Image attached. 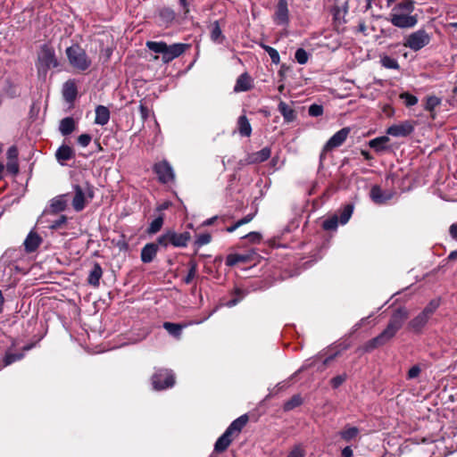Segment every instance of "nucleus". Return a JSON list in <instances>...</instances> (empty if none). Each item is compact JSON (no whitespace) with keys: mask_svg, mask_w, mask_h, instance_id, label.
I'll return each mask as SVG.
<instances>
[{"mask_svg":"<svg viewBox=\"0 0 457 457\" xmlns=\"http://www.w3.org/2000/svg\"><path fill=\"white\" fill-rule=\"evenodd\" d=\"M110 120V112L107 107L104 105H98L96 108V119L95 122L99 125H105Z\"/></svg>","mask_w":457,"mask_h":457,"instance_id":"nucleus-20","label":"nucleus"},{"mask_svg":"<svg viewBox=\"0 0 457 457\" xmlns=\"http://www.w3.org/2000/svg\"><path fill=\"white\" fill-rule=\"evenodd\" d=\"M140 114L143 120H146L149 116V110L144 104H140L139 106Z\"/></svg>","mask_w":457,"mask_h":457,"instance_id":"nucleus-60","label":"nucleus"},{"mask_svg":"<svg viewBox=\"0 0 457 457\" xmlns=\"http://www.w3.org/2000/svg\"><path fill=\"white\" fill-rule=\"evenodd\" d=\"M58 66L54 50L45 45L40 48L36 67L39 76L46 77L48 71Z\"/></svg>","mask_w":457,"mask_h":457,"instance_id":"nucleus-3","label":"nucleus"},{"mask_svg":"<svg viewBox=\"0 0 457 457\" xmlns=\"http://www.w3.org/2000/svg\"><path fill=\"white\" fill-rule=\"evenodd\" d=\"M75 195L73 200H87L93 198V191L88 185L75 186L74 187Z\"/></svg>","mask_w":457,"mask_h":457,"instance_id":"nucleus-18","label":"nucleus"},{"mask_svg":"<svg viewBox=\"0 0 457 457\" xmlns=\"http://www.w3.org/2000/svg\"><path fill=\"white\" fill-rule=\"evenodd\" d=\"M303 400L302 397L299 395H294L290 400H288L284 404V410L285 411H291L294 408L301 405Z\"/></svg>","mask_w":457,"mask_h":457,"instance_id":"nucleus-37","label":"nucleus"},{"mask_svg":"<svg viewBox=\"0 0 457 457\" xmlns=\"http://www.w3.org/2000/svg\"><path fill=\"white\" fill-rule=\"evenodd\" d=\"M389 142V137L387 136H382L376 138L371 139L369 142L370 147L374 149L376 152H382L386 149V144Z\"/></svg>","mask_w":457,"mask_h":457,"instance_id":"nucleus-24","label":"nucleus"},{"mask_svg":"<svg viewBox=\"0 0 457 457\" xmlns=\"http://www.w3.org/2000/svg\"><path fill=\"white\" fill-rule=\"evenodd\" d=\"M212 237L210 234L204 233L197 236L195 244L197 246H203L204 245H207L211 242Z\"/></svg>","mask_w":457,"mask_h":457,"instance_id":"nucleus-47","label":"nucleus"},{"mask_svg":"<svg viewBox=\"0 0 457 457\" xmlns=\"http://www.w3.org/2000/svg\"><path fill=\"white\" fill-rule=\"evenodd\" d=\"M78 142L81 146L86 147L91 142V137L88 134H82L78 137Z\"/></svg>","mask_w":457,"mask_h":457,"instance_id":"nucleus-53","label":"nucleus"},{"mask_svg":"<svg viewBox=\"0 0 457 457\" xmlns=\"http://www.w3.org/2000/svg\"><path fill=\"white\" fill-rule=\"evenodd\" d=\"M86 202H73V208L77 211H82L85 208Z\"/></svg>","mask_w":457,"mask_h":457,"instance_id":"nucleus-63","label":"nucleus"},{"mask_svg":"<svg viewBox=\"0 0 457 457\" xmlns=\"http://www.w3.org/2000/svg\"><path fill=\"white\" fill-rule=\"evenodd\" d=\"M305 452L302 445H295L288 453L287 457H304Z\"/></svg>","mask_w":457,"mask_h":457,"instance_id":"nucleus-49","label":"nucleus"},{"mask_svg":"<svg viewBox=\"0 0 457 457\" xmlns=\"http://www.w3.org/2000/svg\"><path fill=\"white\" fill-rule=\"evenodd\" d=\"M414 130V121L404 120L393 124L386 129V134L395 137H405Z\"/></svg>","mask_w":457,"mask_h":457,"instance_id":"nucleus-8","label":"nucleus"},{"mask_svg":"<svg viewBox=\"0 0 457 457\" xmlns=\"http://www.w3.org/2000/svg\"><path fill=\"white\" fill-rule=\"evenodd\" d=\"M295 57L297 62L300 64H305L309 59L307 52L303 48H299L296 50Z\"/></svg>","mask_w":457,"mask_h":457,"instance_id":"nucleus-43","label":"nucleus"},{"mask_svg":"<svg viewBox=\"0 0 457 457\" xmlns=\"http://www.w3.org/2000/svg\"><path fill=\"white\" fill-rule=\"evenodd\" d=\"M157 253V246L154 244H147L141 251V260L143 262H150L154 260Z\"/></svg>","mask_w":457,"mask_h":457,"instance_id":"nucleus-21","label":"nucleus"},{"mask_svg":"<svg viewBox=\"0 0 457 457\" xmlns=\"http://www.w3.org/2000/svg\"><path fill=\"white\" fill-rule=\"evenodd\" d=\"M400 98L403 100L406 106H413L418 103V98L408 92L402 93Z\"/></svg>","mask_w":457,"mask_h":457,"instance_id":"nucleus-41","label":"nucleus"},{"mask_svg":"<svg viewBox=\"0 0 457 457\" xmlns=\"http://www.w3.org/2000/svg\"><path fill=\"white\" fill-rule=\"evenodd\" d=\"M237 129L242 137H249L251 136L252 127L246 116L242 115L238 118Z\"/></svg>","mask_w":457,"mask_h":457,"instance_id":"nucleus-22","label":"nucleus"},{"mask_svg":"<svg viewBox=\"0 0 457 457\" xmlns=\"http://www.w3.org/2000/svg\"><path fill=\"white\" fill-rule=\"evenodd\" d=\"M163 224V217L162 215L155 218L150 224L148 228V233L155 234L157 233L162 227Z\"/></svg>","mask_w":457,"mask_h":457,"instance_id":"nucleus-38","label":"nucleus"},{"mask_svg":"<svg viewBox=\"0 0 457 457\" xmlns=\"http://www.w3.org/2000/svg\"><path fill=\"white\" fill-rule=\"evenodd\" d=\"M154 170L158 176L160 181L169 183L174 180V171L171 166L166 161H162L154 164Z\"/></svg>","mask_w":457,"mask_h":457,"instance_id":"nucleus-9","label":"nucleus"},{"mask_svg":"<svg viewBox=\"0 0 457 457\" xmlns=\"http://www.w3.org/2000/svg\"><path fill=\"white\" fill-rule=\"evenodd\" d=\"M248 417L246 415H242L237 420H235L226 430L228 431V433H230L232 436H236L246 425Z\"/></svg>","mask_w":457,"mask_h":457,"instance_id":"nucleus-14","label":"nucleus"},{"mask_svg":"<svg viewBox=\"0 0 457 457\" xmlns=\"http://www.w3.org/2000/svg\"><path fill=\"white\" fill-rule=\"evenodd\" d=\"M187 48V45L182 43H177L170 46L166 45L164 54L162 56V61L164 63H168L175 58L180 56Z\"/></svg>","mask_w":457,"mask_h":457,"instance_id":"nucleus-10","label":"nucleus"},{"mask_svg":"<svg viewBox=\"0 0 457 457\" xmlns=\"http://www.w3.org/2000/svg\"><path fill=\"white\" fill-rule=\"evenodd\" d=\"M309 115L312 117H318L322 115L323 107L319 104H312L308 110Z\"/></svg>","mask_w":457,"mask_h":457,"instance_id":"nucleus-50","label":"nucleus"},{"mask_svg":"<svg viewBox=\"0 0 457 457\" xmlns=\"http://www.w3.org/2000/svg\"><path fill=\"white\" fill-rule=\"evenodd\" d=\"M247 260V257L240 254H230L228 256L226 263L228 266H234L238 262H242Z\"/></svg>","mask_w":457,"mask_h":457,"instance_id":"nucleus-42","label":"nucleus"},{"mask_svg":"<svg viewBox=\"0 0 457 457\" xmlns=\"http://www.w3.org/2000/svg\"><path fill=\"white\" fill-rule=\"evenodd\" d=\"M62 95L66 101L72 102L77 96V86L74 80H68L63 85Z\"/></svg>","mask_w":457,"mask_h":457,"instance_id":"nucleus-17","label":"nucleus"},{"mask_svg":"<svg viewBox=\"0 0 457 457\" xmlns=\"http://www.w3.org/2000/svg\"><path fill=\"white\" fill-rule=\"evenodd\" d=\"M66 55L70 64L79 71L87 70L91 65V60L86 52L78 45H73L66 49Z\"/></svg>","mask_w":457,"mask_h":457,"instance_id":"nucleus-4","label":"nucleus"},{"mask_svg":"<svg viewBox=\"0 0 457 457\" xmlns=\"http://www.w3.org/2000/svg\"><path fill=\"white\" fill-rule=\"evenodd\" d=\"M235 294H236L237 297H235V298H233V299L229 300V301L226 303V305H227L228 307H233V306H235V305H236V304H237L240 300H242V299L244 298V296H245V293H244L242 290L238 289V288H237V289H236Z\"/></svg>","mask_w":457,"mask_h":457,"instance_id":"nucleus-48","label":"nucleus"},{"mask_svg":"<svg viewBox=\"0 0 457 457\" xmlns=\"http://www.w3.org/2000/svg\"><path fill=\"white\" fill-rule=\"evenodd\" d=\"M407 318L408 312L405 309L401 308L395 311L392 315L387 327L378 337L367 342L365 345V350L370 351L388 342L402 328Z\"/></svg>","mask_w":457,"mask_h":457,"instance_id":"nucleus-1","label":"nucleus"},{"mask_svg":"<svg viewBox=\"0 0 457 457\" xmlns=\"http://www.w3.org/2000/svg\"><path fill=\"white\" fill-rule=\"evenodd\" d=\"M195 274H196V265L195 264H192L190 269H189V270H188V273H187V277L184 279L185 282L187 284H189L192 281V279L195 278Z\"/></svg>","mask_w":457,"mask_h":457,"instance_id":"nucleus-54","label":"nucleus"},{"mask_svg":"<svg viewBox=\"0 0 457 457\" xmlns=\"http://www.w3.org/2000/svg\"><path fill=\"white\" fill-rule=\"evenodd\" d=\"M256 213H257V207L253 205L251 207V212L250 213L245 215L244 218L238 220L233 225L228 227L226 228V231L228 232V233L234 232L237 228H239V227H241V226H243L245 224L249 223L253 219V217L255 216Z\"/></svg>","mask_w":457,"mask_h":457,"instance_id":"nucleus-15","label":"nucleus"},{"mask_svg":"<svg viewBox=\"0 0 457 457\" xmlns=\"http://www.w3.org/2000/svg\"><path fill=\"white\" fill-rule=\"evenodd\" d=\"M166 43L162 41H147L145 43L146 47L151 50L152 52L155 53L156 54L154 56V60H158L159 56L158 54H162L163 56L164 50L166 46Z\"/></svg>","mask_w":457,"mask_h":457,"instance_id":"nucleus-23","label":"nucleus"},{"mask_svg":"<svg viewBox=\"0 0 457 457\" xmlns=\"http://www.w3.org/2000/svg\"><path fill=\"white\" fill-rule=\"evenodd\" d=\"M370 197L372 200H379L382 197V190L378 186H373L371 187Z\"/></svg>","mask_w":457,"mask_h":457,"instance_id":"nucleus-51","label":"nucleus"},{"mask_svg":"<svg viewBox=\"0 0 457 457\" xmlns=\"http://www.w3.org/2000/svg\"><path fill=\"white\" fill-rule=\"evenodd\" d=\"M359 435V429L356 427L345 426L340 432V437L345 441L350 442L356 438Z\"/></svg>","mask_w":457,"mask_h":457,"instance_id":"nucleus-25","label":"nucleus"},{"mask_svg":"<svg viewBox=\"0 0 457 457\" xmlns=\"http://www.w3.org/2000/svg\"><path fill=\"white\" fill-rule=\"evenodd\" d=\"M179 4L183 8L184 13L187 14L189 12V4L187 0H179Z\"/></svg>","mask_w":457,"mask_h":457,"instance_id":"nucleus-64","label":"nucleus"},{"mask_svg":"<svg viewBox=\"0 0 457 457\" xmlns=\"http://www.w3.org/2000/svg\"><path fill=\"white\" fill-rule=\"evenodd\" d=\"M233 437L234 436H232L230 433H228V431L226 430L215 443V451L219 453L225 451L232 442Z\"/></svg>","mask_w":457,"mask_h":457,"instance_id":"nucleus-19","label":"nucleus"},{"mask_svg":"<svg viewBox=\"0 0 457 457\" xmlns=\"http://www.w3.org/2000/svg\"><path fill=\"white\" fill-rule=\"evenodd\" d=\"M353 452L350 446H345L341 452V457H352Z\"/></svg>","mask_w":457,"mask_h":457,"instance_id":"nucleus-61","label":"nucleus"},{"mask_svg":"<svg viewBox=\"0 0 457 457\" xmlns=\"http://www.w3.org/2000/svg\"><path fill=\"white\" fill-rule=\"evenodd\" d=\"M6 170L12 175H16L19 172L18 160H8L6 163Z\"/></svg>","mask_w":457,"mask_h":457,"instance_id":"nucleus-45","label":"nucleus"},{"mask_svg":"<svg viewBox=\"0 0 457 457\" xmlns=\"http://www.w3.org/2000/svg\"><path fill=\"white\" fill-rule=\"evenodd\" d=\"M420 373V368L417 365L411 367L408 371V378H417Z\"/></svg>","mask_w":457,"mask_h":457,"instance_id":"nucleus-56","label":"nucleus"},{"mask_svg":"<svg viewBox=\"0 0 457 457\" xmlns=\"http://www.w3.org/2000/svg\"><path fill=\"white\" fill-rule=\"evenodd\" d=\"M414 3L411 0H403L397 4L391 11L389 21L398 28H412L417 23V18L411 15Z\"/></svg>","mask_w":457,"mask_h":457,"instance_id":"nucleus-2","label":"nucleus"},{"mask_svg":"<svg viewBox=\"0 0 457 457\" xmlns=\"http://www.w3.org/2000/svg\"><path fill=\"white\" fill-rule=\"evenodd\" d=\"M7 160H18V149L11 146L7 151Z\"/></svg>","mask_w":457,"mask_h":457,"instance_id":"nucleus-55","label":"nucleus"},{"mask_svg":"<svg viewBox=\"0 0 457 457\" xmlns=\"http://www.w3.org/2000/svg\"><path fill=\"white\" fill-rule=\"evenodd\" d=\"M174 383V374L171 370H159L152 377V384L155 390H163L171 387Z\"/></svg>","mask_w":457,"mask_h":457,"instance_id":"nucleus-6","label":"nucleus"},{"mask_svg":"<svg viewBox=\"0 0 457 457\" xmlns=\"http://www.w3.org/2000/svg\"><path fill=\"white\" fill-rule=\"evenodd\" d=\"M41 237L31 231L24 241V246L27 252H34L41 244Z\"/></svg>","mask_w":457,"mask_h":457,"instance_id":"nucleus-16","label":"nucleus"},{"mask_svg":"<svg viewBox=\"0 0 457 457\" xmlns=\"http://www.w3.org/2000/svg\"><path fill=\"white\" fill-rule=\"evenodd\" d=\"M163 328L172 336L174 337H179L182 329V326L171 323V322H165L163 324Z\"/></svg>","mask_w":457,"mask_h":457,"instance_id":"nucleus-36","label":"nucleus"},{"mask_svg":"<svg viewBox=\"0 0 457 457\" xmlns=\"http://www.w3.org/2000/svg\"><path fill=\"white\" fill-rule=\"evenodd\" d=\"M428 320L429 319L423 312H420L411 320L409 326L412 330L419 332L427 324Z\"/></svg>","mask_w":457,"mask_h":457,"instance_id":"nucleus-27","label":"nucleus"},{"mask_svg":"<svg viewBox=\"0 0 457 457\" xmlns=\"http://www.w3.org/2000/svg\"><path fill=\"white\" fill-rule=\"evenodd\" d=\"M353 212V205L347 204L345 206L342 214L340 216V222L344 225L348 222L350 220L352 213Z\"/></svg>","mask_w":457,"mask_h":457,"instance_id":"nucleus-40","label":"nucleus"},{"mask_svg":"<svg viewBox=\"0 0 457 457\" xmlns=\"http://www.w3.org/2000/svg\"><path fill=\"white\" fill-rule=\"evenodd\" d=\"M243 237L247 238L252 243H259L262 239V236L258 232H250Z\"/></svg>","mask_w":457,"mask_h":457,"instance_id":"nucleus-52","label":"nucleus"},{"mask_svg":"<svg viewBox=\"0 0 457 457\" xmlns=\"http://www.w3.org/2000/svg\"><path fill=\"white\" fill-rule=\"evenodd\" d=\"M211 37L213 41H219L222 37L221 29L218 22H214L211 31Z\"/></svg>","mask_w":457,"mask_h":457,"instance_id":"nucleus-46","label":"nucleus"},{"mask_svg":"<svg viewBox=\"0 0 457 457\" xmlns=\"http://www.w3.org/2000/svg\"><path fill=\"white\" fill-rule=\"evenodd\" d=\"M430 42L429 35L422 29L411 33L405 37L403 46L413 51H419Z\"/></svg>","mask_w":457,"mask_h":457,"instance_id":"nucleus-5","label":"nucleus"},{"mask_svg":"<svg viewBox=\"0 0 457 457\" xmlns=\"http://www.w3.org/2000/svg\"><path fill=\"white\" fill-rule=\"evenodd\" d=\"M440 302L438 299H433L429 302V303L424 308L422 312L429 319L436 309L439 307Z\"/></svg>","mask_w":457,"mask_h":457,"instance_id":"nucleus-35","label":"nucleus"},{"mask_svg":"<svg viewBox=\"0 0 457 457\" xmlns=\"http://www.w3.org/2000/svg\"><path fill=\"white\" fill-rule=\"evenodd\" d=\"M441 99L436 96H428L426 98L425 109L428 112H434V110L440 105Z\"/></svg>","mask_w":457,"mask_h":457,"instance_id":"nucleus-32","label":"nucleus"},{"mask_svg":"<svg viewBox=\"0 0 457 457\" xmlns=\"http://www.w3.org/2000/svg\"><path fill=\"white\" fill-rule=\"evenodd\" d=\"M103 271L99 264H95L94 268L89 273L88 283L94 287L99 285V280L102 277Z\"/></svg>","mask_w":457,"mask_h":457,"instance_id":"nucleus-30","label":"nucleus"},{"mask_svg":"<svg viewBox=\"0 0 457 457\" xmlns=\"http://www.w3.org/2000/svg\"><path fill=\"white\" fill-rule=\"evenodd\" d=\"M75 129V121L72 118H65L61 121L60 131L62 135L71 134Z\"/></svg>","mask_w":457,"mask_h":457,"instance_id":"nucleus-31","label":"nucleus"},{"mask_svg":"<svg viewBox=\"0 0 457 457\" xmlns=\"http://www.w3.org/2000/svg\"><path fill=\"white\" fill-rule=\"evenodd\" d=\"M274 21L278 25L287 24L288 7L287 0H279L274 14Z\"/></svg>","mask_w":457,"mask_h":457,"instance_id":"nucleus-12","label":"nucleus"},{"mask_svg":"<svg viewBox=\"0 0 457 457\" xmlns=\"http://www.w3.org/2000/svg\"><path fill=\"white\" fill-rule=\"evenodd\" d=\"M190 239L188 232L177 234L175 232H168L158 238L161 245H167L169 243L174 246L183 247L186 246Z\"/></svg>","mask_w":457,"mask_h":457,"instance_id":"nucleus-7","label":"nucleus"},{"mask_svg":"<svg viewBox=\"0 0 457 457\" xmlns=\"http://www.w3.org/2000/svg\"><path fill=\"white\" fill-rule=\"evenodd\" d=\"M73 150L68 145H62L56 151V158L59 162H66L73 157Z\"/></svg>","mask_w":457,"mask_h":457,"instance_id":"nucleus-29","label":"nucleus"},{"mask_svg":"<svg viewBox=\"0 0 457 457\" xmlns=\"http://www.w3.org/2000/svg\"><path fill=\"white\" fill-rule=\"evenodd\" d=\"M350 133L349 128H343L336 134H334L329 140L327 142L325 148L327 150H331L333 148L340 146L347 138Z\"/></svg>","mask_w":457,"mask_h":457,"instance_id":"nucleus-11","label":"nucleus"},{"mask_svg":"<svg viewBox=\"0 0 457 457\" xmlns=\"http://www.w3.org/2000/svg\"><path fill=\"white\" fill-rule=\"evenodd\" d=\"M380 62L383 67L386 69H393V70H398L399 64L398 62L388 55H383L380 59Z\"/></svg>","mask_w":457,"mask_h":457,"instance_id":"nucleus-33","label":"nucleus"},{"mask_svg":"<svg viewBox=\"0 0 457 457\" xmlns=\"http://www.w3.org/2000/svg\"><path fill=\"white\" fill-rule=\"evenodd\" d=\"M345 380V375H339L332 378L331 384L333 387H338L340 385H342Z\"/></svg>","mask_w":457,"mask_h":457,"instance_id":"nucleus-57","label":"nucleus"},{"mask_svg":"<svg viewBox=\"0 0 457 457\" xmlns=\"http://www.w3.org/2000/svg\"><path fill=\"white\" fill-rule=\"evenodd\" d=\"M23 358V353H12L7 352L3 360L4 363L0 365V369L12 364V362L19 361Z\"/></svg>","mask_w":457,"mask_h":457,"instance_id":"nucleus-34","label":"nucleus"},{"mask_svg":"<svg viewBox=\"0 0 457 457\" xmlns=\"http://www.w3.org/2000/svg\"><path fill=\"white\" fill-rule=\"evenodd\" d=\"M253 87V79L247 74L244 73L238 77L237 79L236 85L234 87L235 92H244L248 91Z\"/></svg>","mask_w":457,"mask_h":457,"instance_id":"nucleus-13","label":"nucleus"},{"mask_svg":"<svg viewBox=\"0 0 457 457\" xmlns=\"http://www.w3.org/2000/svg\"><path fill=\"white\" fill-rule=\"evenodd\" d=\"M64 204H65V202H61V201L54 202L51 205V208L54 212L62 211L64 208Z\"/></svg>","mask_w":457,"mask_h":457,"instance_id":"nucleus-58","label":"nucleus"},{"mask_svg":"<svg viewBox=\"0 0 457 457\" xmlns=\"http://www.w3.org/2000/svg\"><path fill=\"white\" fill-rule=\"evenodd\" d=\"M449 232L451 237L457 240V222L450 226Z\"/></svg>","mask_w":457,"mask_h":457,"instance_id":"nucleus-62","label":"nucleus"},{"mask_svg":"<svg viewBox=\"0 0 457 457\" xmlns=\"http://www.w3.org/2000/svg\"><path fill=\"white\" fill-rule=\"evenodd\" d=\"M262 47L269 54L272 62L276 64L279 62V54L275 48L265 45H262Z\"/></svg>","mask_w":457,"mask_h":457,"instance_id":"nucleus-44","label":"nucleus"},{"mask_svg":"<svg viewBox=\"0 0 457 457\" xmlns=\"http://www.w3.org/2000/svg\"><path fill=\"white\" fill-rule=\"evenodd\" d=\"M65 222H66V217L61 216L58 220H56L55 221L53 222L51 227L53 228H60Z\"/></svg>","mask_w":457,"mask_h":457,"instance_id":"nucleus-59","label":"nucleus"},{"mask_svg":"<svg viewBox=\"0 0 457 457\" xmlns=\"http://www.w3.org/2000/svg\"><path fill=\"white\" fill-rule=\"evenodd\" d=\"M338 225V218L337 215H334L327 220H325L322 223V227L326 230H334L337 228Z\"/></svg>","mask_w":457,"mask_h":457,"instance_id":"nucleus-39","label":"nucleus"},{"mask_svg":"<svg viewBox=\"0 0 457 457\" xmlns=\"http://www.w3.org/2000/svg\"><path fill=\"white\" fill-rule=\"evenodd\" d=\"M278 111L284 117L285 120L291 122L295 119V111L286 103L280 102L278 104Z\"/></svg>","mask_w":457,"mask_h":457,"instance_id":"nucleus-28","label":"nucleus"},{"mask_svg":"<svg viewBox=\"0 0 457 457\" xmlns=\"http://www.w3.org/2000/svg\"><path fill=\"white\" fill-rule=\"evenodd\" d=\"M271 151L269 147H264L262 150L253 153L250 157V162L253 163H259L265 162L270 157Z\"/></svg>","mask_w":457,"mask_h":457,"instance_id":"nucleus-26","label":"nucleus"}]
</instances>
